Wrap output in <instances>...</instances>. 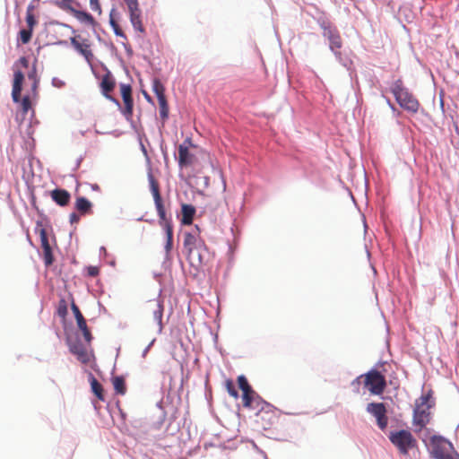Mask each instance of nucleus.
<instances>
[{"mask_svg":"<svg viewBox=\"0 0 459 459\" xmlns=\"http://www.w3.org/2000/svg\"><path fill=\"white\" fill-rule=\"evenodd\" d=\"M90 6L91 10L97 12L99 14L101 13V6L99 0H90Z\"/></svg>","mask_w":459,"mask_h":459,"instance_id":"obj_35","label":"nucleus"},{"mask_svg":"<svg viewBox=\"0 0 459 459\" xmlns=\"http://www.w3.org/2000/svg\"><path fill=\"white\" fill-rule=\"evenodd\" d=\"M152 91L156 94L157 99L166 97L165 96V87L161 83V82L155 78L152 81Z\"/></svg>","mask_w":459,"mask_h":459,"instance_id":"obj_28","label":"nucleus"},{"mask_svg":"<svg viewBox=\"0 0 459 459\" xmlns=\"http://www.w3.org/2000/svg\"><path fill=\"white\" fill-rule=\"evenodd\" d=\"M71 307H72L73 313L74 315L78 328L82 332L84 340L88 343H90L92 339V336L90 332V329L87 326L85 318L83 317L82 312L80 311L79 307H77V305L74 302H72Z\"/></svg>","mask_w":459,"mask_h":459,"instance_id":"obj_15","label":"nucleus"},{"mask_svg":"<svg viewBox=\"0 0 459 459\" xmlns=\"http://www.w3.org/2000/svg\"><path fill=\"white\" fill-rule=\"evenodd\" d=\"M159 106H160V116L163 121H165L169 117V105L166 100V97L158 99Z\"/></svg>","mask_w":459,"mask_h":459,"instance_id":"obj_29","label":"nucleus"},{"mask_svg":"<svg viewBox=\"0 0 459 459\" xmlns=\"http://www.w3.org/2000/svg\"><path fill=\"white\" fill-rule=\"evenodd\" d=\"M127 5L130 22L134 29L140 33H145V28L142 22V11L139 8L138 0H124Z\"/></svg>","mask_w":459,"mask_h":459,"instance_id":"obj_10","label":"nucleus"},{"mask_svg":"<svg viewBox=\"0 0 459 459\" xmlns=\"http://www.w3.org/2000/svg\"><path fill=\"white\" fill-rule=\"evenodd\" d=\"M65 27L68 28V29H72L71 26L67 25V24H63Z\"/></svg>","mask_w":459,"mask_h":459,"instance_id":"obj_45","label":"nucleus"},{"mask_svg":"<svg viewBox=\"0 0 459 459\" xmlns=\"http://www.w3.org/2000/svg\"><path fill=\"white\" fill-rule=\"evenodd\" d=\"M149 306L150 308L152 310L153 318L158 325L159 331L160 332L162 329V317L164 310L162 300H160V299L150 300Z\"/></svg>","mask_w":459,"mask_h":459,"instance_id":"obj_19","label":"nucleus"},{"mask_svg":"<svg viewBox=\"0 0 459 459\" xmlns=\"http://www.w3.org/2000/svg\"><path fill=\"white\" fill-rule=\"evenodd\" d=\"M225 388L231 397L235 399L238 398V392L236 389L234 382L231 379H227L225 381Z\"/></svg>","mask_w":459,"mask_h":459,"instance_id":"obj_30","label":"nucleus"},{"mask_svg":"<svg viewBox=\"0 0 459 459\" xmlns=\"http://www.w3.org/2000/svg\"><path fill=\"white\" fill-rule=\"evenodd\" d=\"M183 247L186 252L187 259L191 265L198 267L203 264L202 249L204 247V242L200 237L199 229L184 232Z\"/></svg>","mask_w":459,"mask_h":459,"instance_id":"obj_2","label":"nucleus"},{"mask_svg":"<svg viewBox=\"0 0 459 459\" xmlns=\"http://www.w3.org/2000/svg\"><path fill=\"white\" fill-rule=\"evenodd\" d=\"M113 13H114V10H112L110 12V14H109V23H110V26L112 27V29H115V28L118 27L119 25L116 22V20L114 19Z\"/></svg>","mask_w":459,"mask_h":459,"instance_id":"obj_38","label":"nucleus"},{"mask_svg":"<svg viewBox=\"0 0 459 459\" xmlns=\"http://www.w3.org/2000/svg\"><path fill=\"white\" fill-rule=\"evenodd\" d=\"M26 22L28 29L33 30L34 27L38 23V21L36 20L34 13H26Z\"/></svg>","mask_w":459,"mask_h":459,"instance_id":"obj_34","label":"nucleus"},{"mask_svg":"<svg viewBox=\"0 0 459 459\" xmlns=\"http://www.w3.org/2000/svg\"><path fill=\"white\" fill-rule=\"evenodd\" d=\"M65 9L69 11L73 14V16L75 17L80 22L91 25L92 27H95L97 25L95 19L91 13L84 11L77 10L74 8L72 5H65Z\"/></svg>","mask_w":459,"mask_h":459,"instance_id":"obj_18","label":"nucleus"},{"mask_svg":"<svg viewBox=\"0 0 459 459\" xmlns=\"http://www.w3.org/2000/svg\"><path fill=\"white\" fill-rule=\"evenodd\" d=\"M112 384L117 394L124 395L126 393V381L122 376L114 377Z\"/></svg>","mask_w":459,"mask_h":459,"instance_id":"obj_25","label":"nucleus"},{"mask_svg":"<svg viewBox=\"0 0 459 459\" xmlns=\"http://www.w3.org/2000/svg\"><path fill=\"white\" fill-rule=\"evenodd\" d=\"M39 238L41 247L43 249V258L45 264L47 266L51 265L53 264L54 258L52 255V249L48 241V233L46 229L41 228L39 230Z\"/></svg>","mask_w":459,"mask_h":459,"instance_id":"obj_16","label":"nucleus"},{"mask_svg":"<svg viewBox=\"0 0 459 459\" xmlns=\"http://www.w3.org/2000/svg\"><path fill=\"white\" fill-rule=\"evenodd\" d=\"M100 86L104 95L108 96V94L113 91L115 82L110 76L105 75L101 80Z\"/></svg>","mask_w":459,"mask_h":459,"instance_id":"obj_27","label":"nucleus"},{"mask_svg":"<svg viewBox=\"0 0 459 459\" xmlns=\"http://www.w3.org/2000/svg\"><path fill=\"white\" fill-rule=\"evenodd\" d=\"M389 439L403 455H406L409 449L411 448L415 443V439L413 438L411 433L404 429L391 432Z\"/></svg>","mask_w":459,"mask_h":459,"instance_id":"obj_8","label":"nucleus"},{"mask_svg":"<svg viewBox=\"0 0 459 459\" xmlns=\"http://www.w3.org/2000/svg\"><path fill=\"white\" fill-rule=\"evenodd\" d=\"M33 30L30 29H22L19 32L20 40L22 44H27L30 41Z\"/></svg>","mask_w":459,"mask_h":459,"instance_id":"obj_31","label":"nucleus"},{"mask_svg":"<svg viewBox=\"0 0 459 459\" xmlns=\"http://www.w3.org/2000/svg\"><path fill=\"white\" fill-rule=\"evenodd\" d=\"M143 94H144L145 99H146L148 101H152V98L150 97V95H149L148 93L143 92Z\"/></svg>","mask_w":459,"mask_h":459,"instance_id":"obj_44","label":"nucleus"},{"mask_svg":"<svg viewBox=\"0 0 459 459\" xmlns=\"http://www.w3.org/2000/svg\"><path fill=\"white\" fill-rule=\"evenodd\" d=\"M238 384L243 393V406L256 411V422L264 429H271L278 421L277 410L272 404L264 401L253 390L245 376L241 375L238 377Z\"/></svg>","mask_w":459,"mask_h":459,"instance_id":"obj_1","label":"nucleus"},{"mask_svg":"<svg viewBox=\"0 0 459 459\" xmlns=\"http://www.w3.org/2000/svg\"><path fill=\"white\" fill-rule=\"evenodd\" d=\"M432 457L434 459H459L454 445L440 435H432Z\"/></svg>","mask_w":459,"mask_h":459,"instance_id":"obj_3","label":"nucleus"},{"mask_svg":"<svg viewBox=\"0 0 459 459\" xmlns=\"http://www.w3.org/2000/svg\"><path fill=\"white\" fill-rule=\"evenodd\" d=\"M149 181L151 191L154 199L155 207L159 215V221H165L169 218L167 217L163 201L160 194L159 183L152 174L149 175Z\"/></svg>","mask_w":459,"mask_h":459,"instance_id":"obj_13","label":"nucleus"},{"mask_svg":"<svg viewBox=\"0 0 459 459\" xmlns=\"http://www.w3.org/2000/svg\"><path fill=\"white\" fill-rule=\"evenodd\" d=\"M159 224L164 229L166 233V244L165 250L166 253L169 254L173 246V226L170 219H166L165 221H159Z\"/></svg>","mask_w":459,"mask_h":459,"instance_id":"obj_20","label":"nucleus"},{"mask_svg":"<svg viewBox=\"0 0 459 459\" xmlns=\"http://www.w3.org/2000/svg\"><path fill=\"white\" fill-rule=\"evenodd\" d=\"M69 221L72 224L78 223L80 221V215L76 212H72L69 216Z\"/></svg>","mask_w":459,"mask_h":459,"instance_id":"obj_37","label":"nucleus"},{"mask_svg":"<svg viewBox=\"0 0 459 459\" xmlns=\"http://www.w3.org/2000/svg\"><path fill=\"white\" fill-rule=\"evenodd\" d=\"M70 351L77 357V359L82 364H88L90 362V355L86 348L79 343H73L70 345Z\"/></svg>","mask_w":459,"mask_h":459,"instance_id":"obj_22","label":"nucleus"},{"mask_svg":"<svg viewBox=\"0 0 459 459\" xmlns=\"http://www.w3.org/2000/svg\"><path fill=\"white\" fill-rule=\"evenodd\" d=\"M71 45L74 48L82 55L88 63H91L94 57L91 50V41L88 38H83L82 35H74L70 38Z\"/></svg>","mask_w":459,"mask_h":459,"instance_id":"obj_9","label":"nucleus"},{"mask_svg":"<svg viewBox=\"0 0 459 459\" xmlns=\"http://www.w3.org/2000/svg\"><path fill=\"white\" fill-rule=\"evenodd\" d=\"M182 219L184 225H191L195 214V208L192 204H183L181 206Z\"/></svg>","mask_w":459,"mask_h":459,"instance_id":"obj_23","label":"nucleus"},{"mask_svg":"<svg viewBox=\"0 0 459 459\" xmlns=\"http://www.w3.org/2000/svg\"><path fill=\"white\" fill-rule=\"evenodd\" d=\"M90 382L93 394L98 397L99 400L104 401L105 398L101 384L92 375L91 376Z\"/></svg>","mask_w":459,"mask_h":459,"instance_id":"obj_26","label":"nucleus"},{"mask_svg":"<svg viewBox=\"0 0 459 459\" xmlns=\"http://www.w3.org/2000/svg\"><path fill=\"white\" fill-rule=\"evenodd\" d=\"M36 9V5L34 4L33 2H31L28 7H27V10H26V13H34V10Z\"/></svg>","mask_w":459,"mask_h":459,"instance_id":"obj_42","label":"nucleus"},{"mask_svg":"<svg viewBox=\"0 0 459 459\" xmlns=\"http://www.w3.org/2000/svg\"><path fill=\"white\" fill-rule=\"evenodd\" d=\"M362 378H364L365 386L372 394H382L386 387V381L385 376L376 369H372L368 373L358 377L352 382V385H359Z\"/></svg>","mask_w":459,"mask_h":459,"instance_id":"obj_5","label":"nucleus"},{"mask_svg":"<svg viewBox=\"0 0 459 459\" xmlns=\"http://www.w3.org/2000/svg\"><path fill=\"white\" fill-rule=\"evenodd\" d=\"M323 35L327 38L330 43V48L334 53L338 59H341V48L342 46V40L339 31L335 27L325 25L323 27Z\"/></svg>","mask_w":459,"mask_h":459,"instance_id":"obj_11","label":"nucleus"},{"mask_svg":"<svg viewBox=\"0 0 459 459\" xmlns=\"http://www.w3.org/2000/svg\"><path fill=\"white\" fill-rule=\"evenodd\" d=\"M367 411L372 414L376 420L377 426L380 429L384 430L388 424V418L386 416V408L383 403H370L367 406Z\"/></svg>","mask_w":459,"mask_h":459,"instance_id":"obj_12","label":"nucleus"},{"mask_svg":"<svg viewBox=\"0 0 459 459\" xmlns=\"http://www.w3.org/2000/svg\"><path fill=\"white\" fill-rule=\"evenodd\" d=\"M92 204L85 197L79 196L75 200V209L82 214L91 213Z\"/></svg>","mask_w":459,"mask_h":459,"instance_id":"obj_24","label":"nucleus"},{"mask_svg":"<svg viewBox=\"0 0 459 459\" xmlns=\"http://www.w3.org/2000/svg\"><path fill=\"white\" fill-rule=\"evenodd\" d=\"M188 145H191L189 139L178 146V161L180 168L190 167L197 160L196 156L189 151Z\"/></svg>","mask_w":459,"mask_h":459,"instance_id":"obj_14","label":"nucleus"},{"mask_svg":"<svg viewBox=\"0 0 459 459\" xmlns=\"http://www.w3.org/2000/svg\"><path fill=\"white\" fill-rule=\"evenodd\" d=\"M19 62H20V64H21L24 68H28V66H29V61H28V59H27L25 56H22V57L19 59Z\"/></svg>","mask_w":459,"mask_h":459,"instance_id":"obj_41","label":"nucleus"},{"mask_svg":"<svg viewBox=\"0 0 459 459\" xmlns=\"http://www.w3.org/2000/svg\"><path fill=\"white\" fill-rule=\"evenodd\" d=\"M28 78L32 81V87H31V89H32L33 94L36 95L37 94V88H38V85H39V80L37 78L35 68L31 72L29 73Z\"/></svg>","mask_w":459,"mask_h":459,"instance_id":"obj_33","label":"nucleus"},{"mask_svg":"<svg viewBox=\"0 0 459 459\" xmlns=\"http://www.w3.org/2000/svg\"><path fill=\"white\" fill-rule=\"evenodd\" d=\"M113 30H114V33H115L117 36L121 37V38H123V39H126V34L124 33V31L121 30L120 26H118V27H117V28H115V29H113Z\"/></svg>","mask_w":459,"mask_h":459,"instance_id":"obj_40","label":"nucleus"},{"mask_svg":"<svg viewBox=\"0 0 459 459\" xmlns=\"http://www.w3.org/2000/svg\"><path fill=\"white\" fill-rule=\"evenodd\" d=\"M121 95L125 104L124 115L130 117L133 114L134 101L132 98V88L128 84L121 85Z\"/></svg>","mask_w":459,"mask_h":459,"instance_id":"obj_17","label":"nucleus"},{"mask_svg":"<svg viewBox=\"0 0 459 459\" xmlns=\"http://www.w3.org/2000/svg\"><path fill=\"white\" fill-rule=\"evenodd\" d=\"M392 92L401 108L412 112L417 111L419 107L417 100L403 88L401 81H397L394 83Z\"/></svg>","mask_w":459,"mask_h":459,"instance_id":"obj_6","label":"nucleus"},{"mask_svg":"<svg viewBox=\"0 0 459 459\" xmlns=\"http://www.w3.org/2000/svg\"><path fill=\"white\" fill-rule=\"evenodd\" d=\"M56 313L61 318H65L67 316V303L65 299H62L59 300Z\"/></svg>","mask_w":459,"mask_h":459,"instance_id":"obj_32","label":"nucleus"},{"mask_svg":"<svg viewBox=\"0 0 459 459\" xmlns=\"http://www.w3.org/2000/svg\"><path fill=\"white\" fill-rule=\"evenodd\" d=\"M71 2H72V0H63V5H62V7L65 9V5H71V4H71Z\"/></svg>","mask_w":459,"mask_h":459,"instance_id":"obj_43","label":"nucleus"},{"mask_svg":"<svg viewBox=\"0 0 459 459\" xmlns=\"http://www.w3.org/2000/svg\"><path fill=\"white\" fill-rule=\"evenodd\" d=\"M87 273H88V275H90L91 277H96L100 273V269L97 266H89L87 268Z\"/></svg>","mask_w":459,"mask_h":459,"instance_id":"obj_36","label":"nucleus"},{"mask_svg":"<svg viewBox=\"0 0 459 459\" xmlns=\"http://www.w3.org/2000/svg\"><path fill=\"white\" fill-rule=\"evenodd\" d=\"M430 391L416 400L413 413L415 431H420L430 420Z\"/></svg>","mask_w":459,"mask_h":459,"instance_id":"obj_4","label":"nucleus"},{"mask_svg":"<svg viewBox=\"0 0 459 459\" xmlns=\"http://www.w3.org/2000/svg\"><path fill=\"white\" fill-rule=\"evenodd\" d=\"M24 81V74L22 71L14 72V78L13 83L12 98L16 103H21V108L22 113L25 115L31 108V101L29 96H24L21 100V93L22 91V83Z\"/></svg>","mask_w":459,"mask_h":459,"instance_id":"obj_7","label":"nucleus"},{"mask_svg":"<svg viewBox=\"0 0 459 459\" xmlns=\"http://www.w3.org/2000/svg\"><path fill=\"white\" fill-rule=\"evenodd\" d=\"M113 13H114V10H112L110 12V14H109V23H110V26L112 27V29H115V28L118 27L119 25L116 22V20L114 19Z\"/></svg>","mask_w":459,"mask_h":459,"instance_id":"obj_39","label":"nucleus"},{"mask_svg":"<svg viewBox=\"0 0 459 459\" xmlns=\"http://www.w3.org/2000/svg\"><path fill=\"white\" fill-rule=\"evenodd\" d=\"M52 200L60 206H65L71 199L70 193L65 189H54L50 193Z\"/></svg>","mask_w":459,"mask_h":459,"instance_id":"obj_21","label":"nucleus"}]
</instances>
